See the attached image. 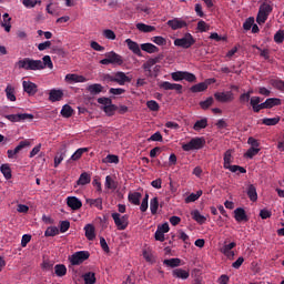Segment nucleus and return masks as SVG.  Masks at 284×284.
Returning <instances> with one entry per match:
<instances>
[{
  "instance_id": "f257e3e1",
  "label": "nucleus",
  "mask_w": 284,
  "mask_h": 284,
  "mask_svg": "<svg viewBox=\"0 0 284 284\" xmlns=\"http://www.w3.org/2000/svg\"><path fill=\"white\" fill-rule=\"evenodd\" d=\"M16 68H18L19 70H31L36 72L37 70H45V68L52 70V68H54V64L52 63V58H50V55H44L42 58V61L31 58L20 59L18 62H16Z\"/></svg>"
},
{
  "instance_id": "f03ea898",
  "label": "nucleus",
  "mask_w": 284,
  "mask_h": 284,
  "mask_svg": "<svg viewBox=\"0 0 284 284\" xmlns=\"http://www.w3.org/2000/svg\"><path fill=\"white\" fill-rule=\"evenodd\" d=\"M205 148V138L196 136L190 140L189 143L182 145L184 152H192V150H203Z\"/></svg>"
},
{
  "instance_id": "7ed1b4c3",
  "label": "nucleus",
  "mask_w": 284,
  "mask_h": 284,
  "mask_svg": "<svg viewBox=\"0 0 284 284\" xmlns=\"http://www.w3.org/2000/svg\"><path fill=\"white\" fill-rule=\"evenodd\" d=\"M114 224L118 230L123 231L128 230V226L130 225V215H121V213H112L111 214Z\"/></svg>"
},
{
  "instance_id": "20e7f679",
  "label": "nucleus",
  "mask_w": 284,
  "mask_h": 284,
  "mask_svg": "<svg viewBox=\"0 0 284 284\" xmlns=\"http://www.w3.org/2000/svg\"><path fill=\"white\" fill-rule=\"evenodd\" d=\"M194 43H196V40L192 33H185L183 38H178L174 40V45H176V48H183L184 50L192 48Z\"/></svg>"
},
{
  "instance_id": "39448f33",
  "label": "nucleus",
  "mask_w": 284,
  "mask_h": 284,
  "mask_svg": "<svg viewBox=\"0 0 284 284\" xmlns=\"http://www.w3.org/2000/svg\"><path fill=\"white\" fill-rule=\"evenodd\" d=\"M106 79L112 83H118V85H125V83H132V78L128 77L125 72L118 71L114 75H106Z\"/></svg>"
},
{
  "instance_id": "423d86ee",
  "label": "nucleus",
  "mask_w": 284,
  "mask_h": 284,
  "mask_svg": "<svg viewBox=\"0 0 284 284\" xmlns=\"http://www.w3.org/2000/svg\"><path fill=\"white\" fill-rule=\"evenodd\" d=\"M90 258V252L88 251H78L69 257V261L71 265H81L82 263H85Z\"/></svg>"
},
{
  "instance_id": "0eeeda50",
  "label": "nucleus",
  "mask_w": 284,
  "mask_h": 284,
  "mask_svg": "<svg viewBox=\"0 0 284 284\" xmlns=\"http://www.w3.org/2000/svg\"><path fill=\"white\" fill-rule=\"evenodd\" d=\"M4 119L11 121V123H21L23 121H32V119H34V115L32 113H18L4 115Z\"/></svg>"
},
{
  "instance_id": "6e6552de",
  "label": "nucleus",
  "mask_w": 284,
  "mask_h": 284,
  "mask_svg": "<svg viewBox=\"0 0 284 284\" xmlns=\"http://www.w3.org/2000/svg\"><path fill=\"white\" fill-rule=\"evenodd\" d=\"M214 99L217 100L219 103H232L234 101V92L224 91V92H215Z\"/></svg>"
},
{
  "instance_id": "1a4fd4ad",
  "label": "nucleus",
  "mask_w": 284,
  "mask_h": 284,
  "mask_svg": "<svg viewBox=\"0 0 284 284\" xmlns=\"http://www.w3.org/2000/svg\"><path fill=\"white\" fill-rule=\"evenodd\" d=\"M166 26L171 28V30H181L183 28H187V22L180 18H174L166 22Z\"/></svg>"
},
{
  "instance_id": "9d476101",
  "label": "nucleus",
  "mask_w": 284,
  "mask_h": 284,
  "mask_svg": "<svg viewBox=\"0 0 284 284\" xmlns=\"http://www.w3.org/2000/svg\"><path fill=\"white\" fill-rule=\"evenodd\" d=\"M159 88H161V90H175V92L178 94H183V85L182 84L164 81V82L160 83Z\"/></svg>"
},
{
  "instance_id": "9b49d317",
  "label": "nucleus",
  "mask_w": 284,
  "mask_h": 284,
  "mask_svg": "<svg viewBox=\"0 0 284 284\" xmlns=\"http://www.w3.org/2000/svg\"><path fill=\"white\" fill-rule=\"evenodd\" d=\"M104 57L109 58V61L112 65H123V57L119 55L114 51L106 52Z\"/></svg>"
},
{
  "instance_id": "f8f14e48",
  "label": "nucleus",
  "mask_w": 284,
  "mask_h": 284,
  "mask_svg": "<svg viewBox=\"0 0 284 284\" xmlns=\"http://www.w3.org/2000/svg\"><path fill=\"white\" fill-rule=\"evenodd\" d=\"M67 205L71 207L73 211L81 210L83 207V202L79 200L77 196H69L67 197Z\"/></svg>"
},
{
  "instance_id": "ddd939ff",
  "label": "nucleus",
  "mask_w": 284,
  "mask_h": 284,
  "mask_svg": "<svg viewBox=\"0 0 284 284\" xmlns=\"http://www.w3.org/2000/svg\"><path fill=\"white\" fill-rule=\"evenodd\" d=\"M22 88H23V91L27 92V94H29V97H34V94H37L38 92L37 84L31 81H23Z\"/></svg>"
},
{
  "instance_id": "4468645a",
  "label": "nucleus",
  "mask_w": 284,
  "mask_h": 284,
  "mask_svg": "<svg viewBox=\"0 0 284 284\" xmlns=\"http://www.w3.org/2000/svg\"><path fill=\"white\" fill-rule=\"evenodd\" d=\"M234 219L237 223H247L250 221V217H247V213H245V209L243 207H237L234 210Z\"/></svg>"
},
{
  "instance_id": "2eb2a0df",
  "label": "nucleus",
  "mask_w": 284,
  "mask_h": 284,
  "mask_svg": "<svg viewBox=\"0 0 284 284\" xmlns=\"http://www.w3.org/2000/svg\"><path fill=\"white\" fill-rule=\"evenodd\" d=\"M234 247H236L235 242H231L230 244L224 245L221 248V253L224 254V256H227L230 260L234 258Z\"/></svg>"
},
{
  "instance_id": "dca6fc26",
  "label": "nucleus",
  "mask_w": 284,
  "mask_h": 284,
  "mask_svg": "<svg viewBox=\"0 0 284 284\" xmlns=\"http://www.w3.org/2000/svg\"><path fill=\"white\" fill-rule=\"evenodd\" d=\"M246 194L253 203H256L258 201V193L256 192V186L254 184H248L246 187Z\"/></svg>"
},
{
  "instance_id": "f3484780",
  "label": "nucleus",
  "mask_w": 284,
  "mask_h": 284,
  "mask_svg": "<svg viewBox=\"0 0 284 284\" xmlns=\"http://www.w3.org/2000/svg\"><path fill=\"white\" fill-rule=\"evenodd\" d=\"M63 99V91L53 89L49 92V101L52 103H57V101H61Z\"/></svg>"
},
{
  "instance_id": "a211bd4d",
  "label": "nucleus",
  "mask_w": 284,
  "mask_h": 284,
  "mask_svg": "<svg viewBox=\"0 0 284 284\" xmlns=\"http://www.w3.org/2000/svg\"><path fill=\"white\" fill-rule=\"evenodd\" d=\"M87 92H89L92 97H97V94H101V92H103V85L100 83L88 85Z\"/></svg>"
},
{
  "instance_id": "6ab92c4d",
  "label": "nucleus",
  "mask_w": 284,
  "mask_h": 284,
  "mask_svg": "<svg viewBox=\"0 0 284 284\" xmlns=\"http://www.w3.org/2000/svg\"><path fill=\"white\" fill-rule=\"evenodd\" d=\"M65 81H70L71 83H85V81H88V79H85V77H83V75L69 73L65 75Z\"/></svg>"
},
{
  "instance_id": "aec40b11",
  "label": "nucleus",
  "mask_w": 284,
  "mask_h": 284,
  "mask_svg": "<svg viewBox=\"0 0 284 284\" xmlns=\"http://www.w3.org/2000/svg\"><path fill=\"white\" fill-rule=\"evenodd\" d=\"M125 43H126L129 50H131V52H133V54H138V57H141V48L139 47V43L132 41V39H126Z\"/></svg>"
},
{
  "instance_id": "412c9836",
  "label": "nucleus",
  "mask_w": 284,
  "mask_h": 284,
  "mask_svg": "<svg viewBox=\"0 0 284 284\" xmlns=\"http://www.w3.org/2000/svg\"><path fill=\"white\" fill-rule=\"evenodd\" d=\"M174 278H182V281H186V278H190V272L183 270V268H175L172 272Z\"/></svg>"
},
{
  "instance_id": "4be33fe9",
  "label": "nucleus",
  "mask_w": 284,
  "mask_h": 284,
  "mask_svg": "<svg viewBox=\"0 0 284 284\" xmlns=\"http://www.w3.org/2000/svg\"><path fill=\"white\" fill-rule=\"evenodd\" d=\"M84 232H85V237L88 239V241H94V239H97V234L94 233V225L92 224H87L84 226Z\"/></svg>"
},
{
  "instance_id": "5701e85b",
  "label": "nucleus",
  "mask_w": 284,
  "mask_h": 284,
  "mask_svg": "<svg viewBox=\"0 0 284 284\" xmlns=\"http://www.w3.org/2000/svg\"><path fill=\"white\" fill-rule=\"evenodd\" d=\"M141 196L140 192H130L128 195L129 203H132V205H141Z\"/></svg>"
},
{
  "instance_id": "b1692460",
  "label": "nucleus",
  "mask_w": 284,
  "mask_h": 284,
  "mask_svg": "<svg viewBox=\"0 0 284 284\" xmlns=\"http://www.w3.org/2000/svg\"><path fill=\"white\" fill-rule=\"evenodd\" d=\"M141 50H143V52H148V54H154V53L159 52V47H156L152 43H142Z\"/></svg>"
},
{
  "instance_id": "393cba45",
  "label": "nucleus",
  "mask_w": 284,
  "mask_h": 284,
  "mask_svg": "<svg viewBox=\"0 0 284 284\" xmlns=\"http://www.w3.org/2000/svg\"><path fill=\"white\" fill-rule=\"evenodd\" d=\"M88 205L90 207H98V210H103V199L98 197V199H87Z\"/></svg>"
},
{
  "instance_id": "a878e982",
  "label": "nucleus",
  "mask_w": 284,
  "mask_h": 284,
  "mask_svg": "<svg viewBox=\"0 0 284 284\" xmlns=\"http://www.w3.org/2000/svg\"><path fill=\"white\" fill-rule=\"evenodd\" d=\"M0 172L1 174H3L7 181H10V179H12V169H10V164H2L0 166Z\"/></svg>"
},
{
  "instance_id": "bb28decb",
  "label": "nucleus",
  "mask_w": 284,
  "mask_h": 284,
  "mask_svg": "<svg viewBox=\"0 0 284 284\" xmlns=\"http://www.w3.org/2000/svg\"><path fill=\"white\" fill-rule=\"evenodd\" d=\"M3 22H1V28H4L6 32H10L12 30V26L10 24V21H12V18H10L9 13H4L2 16Z\"/></svg>"
},
{
  "instance_id": "cd10ccee",
  "label": "nucleus",
  "mask_w": 284,
  "mask_h": 284,
  "mask_svg": "<svg viewBox=\"0 0 284 284\" xmlns=\"http://www.w3.org/2000/svg\"><path fill=\"white\" fill-rule=\"evenodd\" d=\"M92 181V178L88 172L81 173L80 178L77 181V185H88Z\"/></svg>"
},
{
  "instance_id": "c85d7f7f",
  "label": "nucleus",
  "mask_w": 284,
  "mask_h": 284,
  "mask_svg": "<svg viewBox=\"0 0 284 284\" xmlns=\"http://www.w3.org/2000/svg\"><path fill=\"white\" fill-rule=\"evenodd\" d=\"M54 274L61 278L68 274V267L64 264H57L54 266Z\"/></svg>"
},
{
  "instance_id": "c756f323",
  "label": "nucleus",
  "mask_w": 284,
  "mask_h": 284,
  "mask_svg": "<svg viewBox=\"0 0 284 284\" xmlns=\"http://www.w3.org/2000/svg\"><path fill=\"white\" fill-rule=\"evenodd\" d=\"M103 112L106 114V116H114V112H116V110H119V106H116V104H113L112 102L102 108Z\"/></svg>"
},
{
  "instance_id": "7c9ffc66",
  "label": "nucleus",
  "mask_w": 284,
  "mask_h": 284,
  "mask_svg": "<svg viewBox=\"0 0 284 284\" xmlns=\"http://www.w3.org/2000/svg\"><path fill=\"white\" fill-rule=\"evenodd\" d=\"M205 128H207V119L205 118L197 120L193 125V130H195V132H201V130H205Z\"/></svg>"
},
{
  "instance_id": "2f4dec72",
  "label": "nucleus",
  "mask_w": 284,
  "mask_h": 284,
  "mask_svg": "<svg viewBox=\"0 0 284 284\" xmlns=\"http://www.w3.org/2000/svg\"><path fill=\"white\" fill-rule=\"evenodd\" d=\"M163 265H166V267H179L181 265V258L173 257V258L164 260Z\"/></svg>"
},
{
  "instance_id": "473e14b6",
  "label": "nucleus",
  "mask_w": 284,
  "mask_h": 284,
  "mask_svg": "<svg viewBox=\"0 0 284 284\" xmlns=\"http://www.w3.org/2000/svg\"><path fill=\"white\" fill-rule=\"evenodd\" d=\"M264 102L266 103L267 110H272V108H276V105H281V99L278 98H268Z\"/></svg>"
},
{
  "instance_id": "72a5a7b5",
  "label": "nucleus",
  "mask_w": 284,
  "mask_h": 284,
  "mask_svg": "<svg viewBox=\"0 0 284 284\" xmlns=\"http://www.w3.org/2000/svg\"><path fill=\"white\" fill-rule=\"evenodd\" d=\"M72 114H74V109H72V106H70V104H64L61 110V115L64 119H70V116H72Z\"/></svg>"
},
{
  "instance_id": "f704fd0d",
  "label": "nucleus",
  "mask_w": 284,
  "mask_h": 284,
  "mask_svg": "<svg viewBox=\"0 0 284 284\" xmlns=\"http://www.w3.org/2000/svg\"><path fill=\"white\" fill-rule=\"evenodd\" d=\"M191 215L196 221V223H199L200 225H203V223H205V221H207V217L202 215L201 212H199V210L193 211L191 213Z\"/></svg>"
},
{
  "instance_id": "c9c22d12",
  "label": "nucleus",
  "mask_w": 284,
  "mask_h": 284,
  "mask_svg": "<svg viewBox=\"0 0 284 284\" xmlns=\"http://www.w3.org/2000/svg\"><path fill=\"white\" fill-rule=\"evenodd\" d=\"M205 90H207V83H205V82H200L197 84H194L190 89V91L193 93L205 92Z\"/></svg>"
},
{
  "instance_id": "e433bc0d",
  "label": "nucleus",
  "mask_w": 284,
  "mask_h": 284,
  "mask_svg": "<svg viewBox=\"0 0 284 284\" xmlns=\"http://www.w3.org/2000/svg\"><path fill=\"white\" fill-rule=\"evenodd\" d=\"M90 149L88 148H80L78 149L72 155H71V161H79V159H81V156H83V154H85V152H89Z\"/></svg>"
},
{
  "instance_id": "4c0bfd02",
  "label": "nucleus",
  "mask_w": 284,
  "mask_h": 284,
  "mask_svg": "<svg viewBox=\"0 0 284 284\" xmlns=\"http://www.w3.org/2000/svg\"><path fill=\"white\" fill-rule=\"evenodd\" d=\"M83 281L85 284H95L97 275L94 274V272H88L83 275Z\"/></svg>"
},
{
  "instance_id": "58836bf2",
  "label": "nucleus",
  "mask_w": 284,
  "mask_h": 284,
  "mask_svg": "<svg viewBox=\"0 0 284 284\" xmlns=\"http://www.w3.org/2000/svg\"><path fill=\"white\" fill-rule=\"evenodd\" d=\"M136 29L140 30V32H154V30H156V27L140 22L136 24Z\"/></svg>"
},
{
  "instance_id": "ea45409f",
  "label": "nucleus",
  "mask_w": 284,
  "mask_h": 284,
  "mask_svg": "<svg viewBox=\"0 0 284 284\" xmlns=\"http://www.w3.org/2000/svg\"><path fill=\"white\" fill-rule=\"evenodd\" d=\"M21 3L24 8L32 9L41 6V0H21Z\"/></svg>"
},
{
  "instance_id": "a19ab883",
  "label": "nucleus",
  "mask_w": 284,
  "mask_h": 284,
  "mask_svg": "<svg viewBox=\"0 0 284 284\" xmlns=\"http://www.w3.org/2000/svg\"><path fill=\"white\" fill-rule=\"evenodd\" d=\"M4 92L8 101H17V95H14V89L12 85L8 84Z\"/></svg>"
},
{
  "instance_id": "79ce46f5",
  "label": "nucleus",
  "mask_w": 284,
  "mask_h": 284,
  "mask_svg": "<svg viewBox=\"0 0 284 284\" xmlns=\"http://www.w3.org/2000/svg\"><path fill=\"white\" fill-rule=\"evenodd\" d=\"M104 186L106 190H116V181H114V179H112L110 175H106Z\"/></svg>"
},
{
  "instance_id": "37998d69",
  "label": "nucleus",
  "mask_w": 284,
  "mask_h": 284,
  "mask_svg": "<svg viewBox=\"0 0 284 284\" xmlns=\"http://www.w3.org/2000/svg\"><path fill=\"white\" fill-rule=\"evenodd\" d=\"M214 105V98L209 97L206 100L200 102V108L202 110H210Z\"/></svg>"
},
{
  "instance_id": "c03bdc74",
  "label": "nucleus",
  "mask_w": 284,
  "mask_h": 284,
  "mask_svg": "<svg viewBox=\"0 0 284 284\" xmlns=\"http://www.w3.org/2000/svg\"><path fill=\"white\" fill-rule=\"evenodd\" d=\"M151 214L155 215L159 212V197H153L150 201Z\"/></svg>"
},
{
  "instance_id": "a18cd8bd",
  "label": "nucleus",
  "mask_w": 284,
  "mask_h": 284,
  "mask_svg": "<svg viewBox=\"0 0 284 284\" xmlns=\"http://www.w3.org/2000/svg\"><path fill=\"white\" fill-rule=\"evenodd\" d=\"M224 170H230V172H233V173L240 172V174H245L247 172L245 168L239 166V165H232V164H229L227 166H225Z\"/></svg>"
},
{
  "instance_id": "49530a36",
  "label": "nucleus",
  "mask_w": 284,
  "mask_h": 284,
  "mask_svg": "<svg viewBox=\"0 0 284 284\" xmlns=\"http://www.w3.org/2000/svg\"><path fill=\"white\" fill-rule=\"evenodd\" d=\"M281 121V116L276 118H264L262 120L263 125H277V123Z\"/></svg>"
},
{
  "instance_id": "de8ad7c7",
  "label": "nucleus",
  "mask_w": 284,
  "mask_h": 284,
  "mask_svg": "<svg viewBox=\"0 0 284 284\" xmlns=\"http://www.w3.org/2000/svg\"><path fill=\"white\" fill-rule=\"evenodd\" d=\"M272 10L273 8L267 2H264L260 6L258 12H262V14H266V17H270Z\"/></svg>"
},
{
  "instance_id": "09e8293b",
  "label": "nucleus",
  "mask_w": 284,
  "mask_h": 284,
  "mask_svg": "<svg viewBox=\"0 0 284 284\" xmlns=\"http://www.w3.org/2000/svg\"><path fill=\"white\" fill-rule=\"evenodd\" d=\"M63 159H65V151L58 152L54 156V168H59L63 162Z\"/></svg>"
},
{
  "instance_id": "8fccbe9b",
  "label": "nucleus",
  "mask_w": 284,
  "mask_h": 284,
  "mask_svg": "<svg viewBox=\"0 0 284 284\" xmlns=\"http://www.w3.org/2000/svg\"><path fill=\"white\" fill-rule=\"evenodd\" d=\"M240 103L245 104V103H250V101L252 100V91H247L246 93H242L239 98Z\"/></svg>"
},
{
  "instance_id": "3c124183",
  "label": "nucleus",
  "mask_w": 284,
  "mask_h": 284,
  "mask_svg": "<svg viewBox=\"0 0 284 284\" xmlns=\"http://www.w3.org/2000/svg\"><path fill=\"white\" fill-rule=\"evenodd\" d=\"M24 148H30L29 140L20 141L19 144L14 148V152L19 154L21 150H24Z\"/></svg>"
},
{
  "instance_id": "603ef678",
  "label": "nucleus",
  "mask_w": 284,
  "mask_h": 284,
  "mask_svg": "<svg viewBox=\"0 0 284 284\" xmlns=\"http://www.w3.org/2000/svg\"><path fill=\"white\" fill-rule=\"evenodd\" d=\"M258 152H261V149L250 148L244 154V156L245 159H253L256 156V154H258Z\"/></svg>"
},
{
  "instance_id": "864d4df0",
  "label": "nucleus",
  "mask_w": 284,
  "mask_h": 284,
  "mask_svg": "<svg viewBox=\"0 0 284 284\" xmlns=\"http://www.w3.org/2000/svg\"><path fill=\"white\" fill-rule=\"evenodd\" d=\"M58 234L59 227L57 226H49L44 232V236H58Z\"/></svg>"
},
{
  "instance_id": "5fc2aeb1",
  "label": "nucleus",
  "mask_w": 284,
  "mask_h": 284,
  "mask_svg": "<svg viewBox=\"0 0 284 284\" xmlns=\"http://www.w3.org/2000/svg\"><path fill=\"white\" fill-rule=\"evenodd\" d=\"M146 106L149 108V110H151V112H159V110L161 109V106L154 100L148 101Z\"/></svg>"
},
{
  "instance_id": "6e6d98bb",
  "label": "nucleus",
  "mask_w": 284,
  "mask_h": 284,
  "mask_svg": "<svg viewBox=\"0 0 284 284\" xmlns=\"http://www.w3.org/2000/svg\"><path fill=\"white\" fill-rule=\"evenodd\" d=\"M102 163H119V156L114 154H109L106 155L103 160Z\"/></svg>"
},
{
  "instance_id": "4d7b16f0",
  "label": "nucleus",
  "mask_w": 284,
  "mask_h": 284,
  "mask_svg": "<svg viewBox=\"0 0 284 284\" xmlns=\"http://www.w3.org/2000/svg\"><path fill=\"white\" fill-rule=\"evenodd\" d=\"M185 71H175L171 73V79L173 81H183Z\"/></svg>"
},
{
  "instance_id": "13d9d810",
  "label": "nucleus",
  "mask_w": 284,
  "mask_h": 284,
  "mask_svg": "<svg viewBox=\"0 0 284 284\" xmlns=\"http://www.w3.org/2000/svg\"><path fill=\"white\" fill-rule=\"evenodd\" d=\"M151 40L156 45H168V40L161 36L153 37Z\"/></svg>"
},
{
  "instance_id": "bf43d9fd",
  "label": "nucleus",
  "mask_w": 284,
  "mask_h": 284,
  "mask_svg": "<svg viewBox=\"0 0 284 284\" xmlns=\"http://www.w3.org/2000/svg\"><path fill=\"white\" fill-rule=\"evenodd\" d=\"M231 163H232V151L227 150L224 153V164H223V168H227L229 165H231Z\"/></svg>"
},
{
  "instance_id": "052dcab7",
  "label": "nucleus",
  "mask_w": 284,
  "mask_h": 284,
  "mask_svg": "<svg viewBox=\"0 0 284 284\" xmlns=\"http://www.w3.org/2000/svg\"><path fill=\"white\" fill-rule=\"evenodd\" d=\"M68 230H70V221H68V220L61 221L60 222V232H61V234H65V232H68Z\"/></svg>"
},
{
  "instance_id": "680f3d73",
  "label": "nucleus",
  "mask_w": 284,
  "mask_h": 284,
  "mask_svg": "<svg viewBox=\"0 0 284 284\" xmlns=\"http://www.w3.org/2000/svg\"><path fill=\"white\" fill-rule=\"evenodd\" d=\"M184 81H187L189 83H195L196 75H194V73H190L187 71H184Z\"/></svg>"
},
{
  "instance_id": "e2e57ef3",
  "label": "nucleus",
  "mask_w": 284,
  "mask_h": 284,
  "mask_svg": "<svg viewBox=\"0 0 284 284\" xmlns=\"http://www.w3.org/2000/svg\"><path fill=\"white\" fill-rule=\"evenodd\" d=\"M274 41H275V43H283V41H284V31L283 30H278L274 34Z\"/></svg>"
},
{
  "instance_id": "0e129e2a",
  "label": "nucleus",
  "mask_w": 284,
  "mask_h": 284,
  "mask_svg": "<svg viewBox=\"0 0 284 284\" xmlns=\"http://www.w3.org/2000/svg\"><path fill=\"white\" fill-rule=\"evenodd\" d=\"M197 30H199L200 32H207V30H210V27L207 26V23H206L205 21L200 20V21L197 22Z\"/></svg>"
},
{
  "instance_id": "69168bd1",
  "label": "nucleus",
  "mask_w": 284,
  "mask_h": 284,
  "mask_svg": "<svg viewBox=\"0 0 284 284\" xmlns=\"http://www.w3.org/2000/svg\"><path fill=\"white\" fill-rule=\"evenodd\" d=\"M254 26V18L250 17L245 20V22L243 23V28L244 30H252V27Z\"/></svg>"
},
{
  "instance_id": "338daca9",
  "label": "nucleus",
  "mask_w": 284,
  "mask_h": 284,
  "mask_svg": "<svg viewBox=\"0 0 284 284\" xmlns=\"http://www.w3.org/2000/svg\"><path fill=\"white\" fill-rule=\"evenodd\" d=\"M267 17L265 13H262L261 11H258L257 17H256V22L258 23V26L265 23L267 21Z\"/></svg>"
},
{
  "instance_id": "774afa93",
  "label": "nucleus",
  "mask_w": 284,
  "mask_h": 284,
  "mask_svg": "<svg viewBox=\"0 0 284 284\" xmlns=\"http://www.w3.org/2000/svg\"><path fill=\"white\" fill-rule=\"evenodd\" d=\"M273 88L276 90H280L281 92H284V81L283 80H275L273 82Z\"/></svg>"
}]
</instances>
